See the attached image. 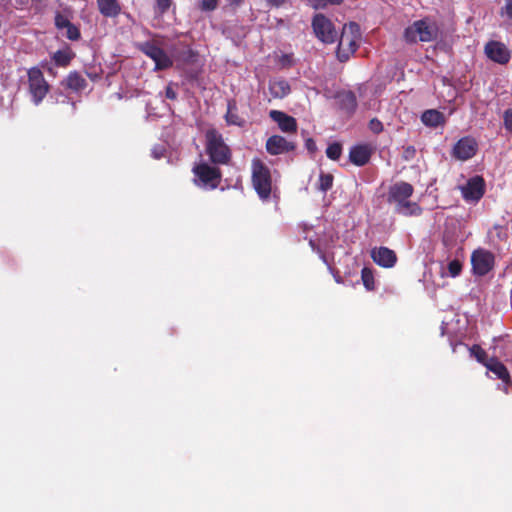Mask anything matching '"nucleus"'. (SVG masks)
I'll list each match as a JSON object with an SVG mask.
<instances>
[{"label":"nucleus","instance_id":"f257e3e1","mask_svg":"<svg viewBox=\"0 0 512 512\" xmlns=\"http://www.w3.org/2000/svg\"><path fill=\"white\" fill-rule=\"evenodd\" d=\"M414 193V187L405 181H399L389 187L387 194V202L394 207L396 214L412 217L420 216L423 208L417 203L410 200Z\"/></svg>","mask_w":512,"mask_h":512},{"label":"nucleus","instance_id":"f03ea898","mask_svg":"<svg viewBox=\"0 0 512 512\" xmlns=\"http://www.w3.org/2000/svg\"><path fill=\"white\" fill-rule=\"evenodd\" d=\"M205 152L214 165H227L231 161L232 151L223 135L215 128L205 132Z\"/></svg>","mask_w":512,"mask_h":512},{"label":"nucleus","instance_id":"7ed1b4c3","mask_svg":"<svg viewBox=\"0 0 512 512\" xmlns=\"http://www.w3.org/2000/svg\"><path fill=\"white\" fill-rule=\"evenodd\" d=\"M361 38V30L359 24L356 22H349L343 26L342 32L338 37V46L336 49L337 59L344 63L349 60L359 45L358 42Z\"/></svg>","mask_w":512,"mask_h":512},{"label":"nucleus","instance_id":"20e7f679","mask_svg":"<svg viewBox=\"0 0 512 512\" xmlns=\"http://www.w3.org/2000/svg\"><path fill=\"white\" fill-rule=\"evenodd\" d=\"M438 37V27L435 22L429 18H423L414 21L405 28L403 39L407 44H416L418 42H431Z\"/></svg>","mask_w":512,"mask_h":512},{"label":"nucleus","instance_id":"39448f33","mask_svg":"<svg viewBox=\"0 0 512 512\" xmlns=\"http://www.w3.org/2000/svg\"><path fill=\"white\" fill-rule=\"evenodd\" d=\"M252 185L262 200L270 198L272 191V176L269 167L259 158L251 162Z\"/></svg>","mask_w":512,"mask_h":512},{"label":"nucleus","instance_id":"423d86ee","mask_svg":"<svg viewBox=\"0 0 512 512\" xmlns=\"http://www.w3.org/2000/svg\"><path fill=\"white\" fill-rule=\"evenodd\" d=\"M158 38H161V36L155 35L154 39L150 41L137 43L136 48L154 61L155 70H166L172 67L173 61L161 48V42L158 41Z\"/></svg>","mask_w":512,"mask_h":512},{"label":"nucleus","instance_id":"0eeeda50","mask_svg":"<svg viewBox=\"0 0 512 512\" xmlns=\"http://www.w3.org/2000/svg\"><path fill=\"white\" fill-rule=\"evenodd\" d=\"M311 27L315 37L323 44L337 42L339 33L330 18L322 13H316L311 20Z\"/></svg>","mask_w":512,"mask_h":512},{"label":"nucleus","instance_id":"6e6552de","mask_svg":"<svg viewBox=\"0 0 512 512\" xmlns=\"http://www.w3.org/2000/svg\"><path fill=\"white\" fill-rule=\"evenodd\" d=\"M194 184L205 189H216L222 178V172L218 167L210 166L207 163L196 164L193 169Z\"/></svg>","mask_w":512,"mask_h":512},{"label":"nucleus","instance_id":"1a4fd4ad","mask_svg":"<svg viewBox=\"0 0 512 512\" xmlns=\"http://www.w3.org/2000/svg\"><path fill=\"white\" fill-rule=\"evenodd\" d=\"M28 87L35 105H39L49 92L50 85L45 80L42 71L38 67H32L27 72Z\"/></svg>","mask_w":512,"mask_h":512},{"label":"nucleus","instance_id":"9d476101","mask_svg":"<svg viewBox=\"0 0 512 512\" xmlns=\"http://www.w3.org/2000/svg\"><path fill=\"white\" fill-rule=\"evenodd\" d=\"M494 264V254L486 249L478 248L471 254V265L474 275H487L493 269Z\"/></svg>","mask_w":512,"mask_h":512},{"label":"nucleus","instance_id":"9b49d317","mask_svg":"<svg viewBox=\"0 0 512 512\" xmlns=\"http://www.w3.org/2000/svg\"><path fill=\"white\" fill-rule=\"evenodd\" d=\"M484 52L490 60L501 65L507 64L511 58L510 50L500 41L491 40L487 42Z\"/></svg>","mask_w":512,"mask_h":512},{"label":"nucleus","instance_id":"f8f14e48","mask_svg":"<svg viewBox=\"0 0 512 512\" xmlns=\"http://www.w3.org/2000/svg\"><path fill=\"white\" fill-rule=\"evenodd\" d=\"M478 150V144L472 137L466 136L459 139L452 151V156L458 160L466 161L471 159Z\"/></svg>","mask_w":512,"mask_h":512},{"label":"nucleus","instance_id":"ddd939ff","mask_svg":"<svg viewBox=\"0 0 512 512\" xmlns=\"http://www.w3.org/2000/svg\"><path fill=\"white\" fill-rule=\"evenodd\" d=\"M265 148L270 155L275 156L294 151L296 144L292 141H288L283 136L272 135L267 139Z\"/></svg>","mask_w":512,"mask_h":512},{"label":"nucleus","instance_id":"4468645a","mask_svg":"<svg viewBox=\"0 0 512 512\" xmlns=\"http://www.w3.org/2000/svg\"><path fill=\"white\" fill-rule=\"evenodd\" d=\"M485 193V182L481 176L470 178L466 185L462 187V195L464 199L471 201H479Z\"/></svg>","mask_w":512,"mask_h":512},{"label":"nucleus","instance_id":"2eb2a0df","mask_svg":"<svg viewBox=\"0 0 512 512\" xmlns=\"http://www.w3.org/2000/svg\"><path fill=\"white\" fill-rule=\"evenodd\" d=\"M54 24L58 30L66 29L65 36L71 41H77L81 38L80 29L70 21V16L61 12H56Z\"/></svg>","mask_w":512,"mask_h":512},{"label":"nucleus","instance_id":"dca6fc26","mask_svg":"<svg viewBox=\"0 0 512 512\" xmlns=\"http://www.w3.org/2000/svg\"><path fill=\"white\" fill-rule=\"evenodd\" d=\"M371 258L373 261L384 268H391L393 267L397 262V255L388 247H375L371 250Z\"/></svg>","mask_w":512,"mask_h":512},{"label":"nucleus","instance_id":"f3484780","mask_svg":"<svg viewBox=\"0 0 512 512\" xmlns=\"http://www.w3.org/2000/svg\"><path fill=\"white\" fill-rule=\"evenodd\" d=\"M373 149L369 144H358L352 146L349 151V160L356 166L366 165L372 156Z\"/></svg>","mask_w":512,"mask_h":512},{"label":"nucleus","instance_id":"a211bd4d","mask_svg":"<svg viewBox=\"0 0 512 512\" xmlns=\"http://www.w3.org/2000/svg\"><path fill=\"white\" fill-rule=\"evenodd\" d=\"M269 116L278 124V127L282 132L296 133L297 121L294 117L279 110H271L269 112Z\"/></svg>","mask_w":512,"mask_h":512},{"label":"nucleus","instance_id":"6ab92c4d","mask_svg":"<svg viewBox=\"0 0 512 512\" xmlns=\"http://www.w3.org/2000/svg\"><path fill=\"white\" fill-rule=\"evenodd\" d=\"M225 122L228 126H237L243 128L246 126V119L239 114L237 102L235 99L227 101V111L224 115Z\"/></svg>","mask_w":512,"mask_h":512},{"label":"nucleus","instance_id":"aec40b11","mask_svg":"<svg viewBox=\"0 0 512 512\" xmlns=\"http://www.w3.org/2000/svg\"><path fill=\"white\" fill-rule=\"evenodd\" d=\"M485 367L504 383H511V377L506 366L496 356L490 357Z\"/></svg>","mask_w":512,"mask_h":512},{"label":"nucleus","instance_id":"412c9836","mask_svg":"<svg viewBox=\"0 0 512 512\" xmlns=\"http://www.w3.org/2000/svg\"><path fill=\"white\" fill-rule=\"evenodd\" d=\"M99 12L107 18H115L121 13L118 0H96Z\"/></svg>","mask_w":512,"mask_h":512},{"label":"nucleus","instance_id":"4be33fe9","mask_svg":"<svg viewBox=\"0 0 512 512\" xmlns=\"http://www.w3.org/2000/svg\"><path fill=\"white\" fill-rule=\"evenodd\" d=\"M421 121L424 125L435 128L445 123V116L438 110L430 109L423 112Z\"/></svg>","mask_w":512,"mask_h":512},{"label":"nucleus","instance_id":"5701e85b","mask_svg":"<svg viewBox=\"0 0 512 512\" xmlns=\"http://www.w3.org/2000/svg\"><path fill=\"white\" fill-rule=\"evenodd\" d=\"M338 102L341 110L348 114H353L357 108V98L354 92L346 91L338 96Z\"/></svg>","mask_w":512,"mask_h":512},{"label":"nucleus","instance_id":"b1692460","mask_svg":"<svg viewBox=\"0 0 512 512\" xmlns=\"http://www.w3.org/2000/svg\"><path fill=\"white\" fill-rule=\"evenodd\" d=\"M63 84L68 89H71L76 92L82 91L87 86L86 80L76 71L70 72L63 81Z\"/></svg>","mask_w":512,"mask_h":512},{"label":"nucleus","instance_id":"393cba45","mask_svg":"<svg viewBox=\"0 0 512 512\" xmlns=\"http://www.w3.org/2000/svg\"><path fill=\"white\" fill-rule=\"evenodd\" d=\"M74 56V52L69 47H66L65 49L57 50L53 54L52 59L57 66L67 67L74 58Z\"/></svg>","mask_w":512,"mask_h":512},{"label":"nucleus","instance_id":"a878e982","mask_svg":"<svg viewBox=\"0 0 512 512\" xmlns=\"http://www.w3.org/2000/svg\"><path fill=\"white\" fill-rule=\"evenodd\" d=\"M270 93L275 98H284L287 96L291 89L290 85L286 80H277L270 83Z\"/></svg>","mask_w":512,"mask_h":512},{"label":"nucleus","instance_id":"bb28decb","mask_svg":"<svg viewBox=\"0 0 512 512\" xmlns=\"http://www.w3.org/2000/svg\"><path fill=\"white\" fill-rule=\"evenodd\" d=\"M334 176L330 173L321 172L319 175L317 189L323 193H326L333 186Z\"/></svg>","mask_w":512,"mask_h":512},{"label":"nucleus","instance_id":"cd10ccee","mask_svg":"<svg viewBox=\"0 0 512 512\" xmlns=\"http://www.w3.org/2000/svg\"><path fill=\"white\" fill-rule=\"evenodd\" d=\"M361 279H362L364 287L368 291H372L375 289L374 274H373V270L371 268L364 267L362 269Z\"/></svg>","mask_w":512,"mask_h":512},{"label":"nucleus","instance_id":"c85d7f7f","mask_svg":"<svg viewBox=\"0 0 512 512\" xmlns=\"http://www.w3.org/2000/svg\"><path fill=\"white\" fill-rule=\"evenodd\" d=\"M344 0H306L307 4L315 9H325L329 5H341Z\"/></svg>","mask_w":512,"mask_h":512},{"label":"nucleus","instance_id":"c756f323","mask_svg":"<svg viewBox=\"0 0 512 512\" xmlns=\"http://www.w3.org/2000/svg\"><path fill=\"white\" fill-rule=\"evenodd\" d=\"M342 154V145L339 142H333L328 145L326 155L329 159L337 161Z\"/></svg>","mask_w":512,"mask_h":512},{"label":"nucleus","instance_id":"7c9ffc66","mask_svg":"<svg viewBox=\"0 0 512 512\" xmlns=\"http://www.w3.org/2000/svg\"><path fill=\"white\" fill-rule=\"evenodd\" d=\"M470 354L474 356L479 363L486 366L487 360L489 358L487 357L486 351L480 345L474 344L470 348Z\"/></svg>","mask_w":512,"mask_h":512},{"label":"nucleus","instance_id":"2f4dec72","mask_svg":"<svg viewBox=\"0 0 512 512\" xmlns=\"http://www.w3.org/2000/svg\"><path fill=\"white\" fill-rule=\"evenodd\" d=\"M462 263L458 259H454L448 263V272L451 277H457L462 271Z\"/></svg>","mask_w":512,"mask_h":512},{"label":"nucleus","instance_id":"473e14b6","mask_svg":"<svg viewBox=\"0 0 512 512\" xmlns=\"http://www.w3.org/2000/svg\"><path fill=\"white\" fill-rule=\"evenodd\" d=\"M197 54L190 47H186V49L177 55V57L184 61L185 63H192L195 61Z\"/></svg>","mask_w":512,"mask_h":512},{"label":"nucleus","instance_id":"72a5a7b5","mask_svg":"<svg viewBox=\"0 0 512 512\" xmlns=\"http://www.w3.org/2000/svg\"><path fill=\"white\" fill-rule=\"evenodd\" d=\"M172 0H156L155 11L159 15L165 14L171 7Z\"/></svg>","mask_w":512,"mask_h":512},{"label":"nucleus","instance_id":"f704fd0d","mask_svg":"<svg viewBox=\"0 0 512 512\" xmlns=\"http://www.w3.org/2000/svg\"><path fill=\"white\" fill-rule=\"evenodd\" d=\"M219 0H201L199 8L201 11H214L218 7Z\"/></svg>","mask_w":512,"mask_h":512},{"label":"nucleus","instance_id":"c9c22d12","mask_svg":"<svg viewBox=\"0 0 512 512\" xmlns=\"http://www.w3.org/2000/svg\"><path fill=\"white\" fill-rule=\"evenodd\" d=\"M368 127L374 134H380L384 129L382 122L378 118H372L369 121Z\"/></svg>","mask_w":512,"mask_h":512},{"label":"nucleus","instance_id":"e433bc0d","mask_svg":"<svg viewBox=\"0 0 512 512\" xmlns=\"http://www.w3.org/2000/svg\"><path fill=\"white\" fill-rule=\"evenodd\" d=\"M503 120L506 130L512 133V108H509L504 112Z\"/></svg>","mask_w":512,"mask_h":512},{"label":"nucleus","instance_id":"4c0bfd02","mask_svg":"<svg viewBox=\"0 0 512 512\" xmlns=\"http://www.w3.org/2000/svg\"><path fill=\"white\" fill-rule=\"evenodd\" d=\"M305 147L311 155H314L318 150L316 142L312 138H307L305 140Z\"/></svg>","mask_w":512,"mask_h":512},{"label":"nucleus","instance_id":"58836bf2","mask_svg":"<svg viewBox=\"0 0 512 512\" xmlns=\"http://www.w3.org/2000/svg\"><path fill=\"white\" fill-rule=\"evenodd\" d=\"M165 96L167 99L175 100L177 98V93L173 89L172 84L167 85L165 89Z\"/></svg>","mask_w":512,"mask_h":512},{"label":"nucleus","instance_id":"ea45409f","mask_svg":"<svg viewBox=\"0 0 512 512\" xmlns=\"http://www.w3.org/2000/svg\"><path fill=\"white\" fill-rule=\"evenodd\" d=\"M504 10L506 15L512 20V0H506Z\"/></svg>","mask_w":512,"mask_h":512},{"label":"nucleus","instance_id":"a19ab883","mask_svg":"<svg viewBox=\"0 0 512 512\" xmlns=\"http://www.w3.org/2000/svg\"><path fill=\"white\" fill-rule=\"evenodd\" d=\"M266 1L271 6L280 7V6L284 5L285 3H287L289 0H266Z\"/></svg>","mask_w":512,"mask_h":512},{"label":"nucleus","instance_id":"79ce46f5","mask_svg":"<svg viewBox=\"0 0 512 512\" xmlns=\"http://www.w3.org/2000/svg\"><path fill=\"white\" fill-rule=\"evenodd\" d=\"M243 1L244 0H227L228 5L233 8L239 7Z\"/></svg>","mask_w":512,"mask_h":512},{"label":"nucleus","instance_id":"37998d69","mask_svg":"<svg viewBox=\"0 0 512 512\" xmlns=\"http://www.w3.org/2000/svg\"><path fill=\"white\" fill-rule=\"evenodd\" d=\"M88 77H90L93 80L96 78V76L93 77L91 74H88Z\"/></svg>","mask_w":512,"mask_h":512}]
</instances>
